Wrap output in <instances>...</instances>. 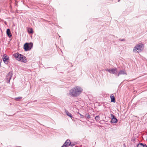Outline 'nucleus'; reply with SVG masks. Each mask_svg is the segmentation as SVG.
Here are the masks:
<instances>
[{
	"label": "nucleus",
	"instance_id": "nucleus-1",
	"mask_svg": "<svg viewBox=\"0 0 147 147\" xmlns=\"http://www.w3.org/2000/svg\"><path fill=\"white\" fill-rule=\"evenodd\" d=\"M82 89L78 86L73 88L69 91V94L72 97H77L82 92Z\"/></svg>",
	"mask_w": 147,
	"mask_h": 147
},
{
	"label": "nucleus",
	"instance_id": "nucleus-2",
	"mask_svg": "<svg viewBox=\"0 0 147 147\" xmlns=\"http://www.w3.org/2000/svg\"><path fill=\"white\" fill-rule=\"evenodd\" d=\"M13 56L16 60L21 62L26 63L27 62L26 57L18 53H15L13 55Z\"/></svg>",
	"mask_w": 147,
	"mask_h": 147
},
{
	"label": "nucleus",
	"instance_id": "nucleus-3",
	"mask_svg": "<svg viewBox=\"0 0 147 147\" xmlns=\"http://www.w3.org/2000/svg\"><path fill=\"white\" fill-rule=\"evenodd\" d=\"M144 45L140 43L137 44L134 48L133 52L134 53L141 52L143 49Z\"/></svg>",
	"mask_w": 147,
	"mask_h": 147
},
{
	"label": "nucleus",
	"instance_id": "nucleus-4",
	"mask_svg": "<svg viewBox=\"0 0 147 147\" xmlns=\"http://www.w3.org/2000/svg\"><path fill=\"white\" fill-rule=\"evenodd\" d=\"M33 44L32 43L30 42L29 43H26L24 45V48L25 51H28L30 50L32 48Z\"/></svg>",
	"mask_w": 147,
	"mask_h": 147
},
{
	"label": "nucleus",
	"instance_id": "nucleus-5",
	"mask_svg": "<svg viewBox=\"0 0 147 147\" xmlns=\"http://www.w3.org/2000/svg\"><path fill=\"white\" fill-rule=\"evenodd\" d=\"M12 73L11 72H9L7 75L6 80L7 83H9L10 80L12 77Z\"/></svg>",
	"mask_w": 147,
	"mask_h": 147
},
{
	"label": "nucleus",
	"instance_id": "nucleus-6",
	"mask_svg": "<svg viewBox=\"0 0 147 147\" xmlns=\"http://www.w3.org/2000/svg\"><path fill=\"white\" fill-rule=\"evenodd\" d=\"M106 71H108L110 73L115 74H116L117 73L116 68H113L111 69H106Z\"/></svg>",
	"mask_w": 147,
	"mask_h": 147
},
{
	"label": "nucleus",
	"instance_id": "nucleus-7",
	"mask_svg": "<svg viewBox=\"0 0 147 147\" xmlns=\"http://www.w3.org/2000/svg\"><path fill=\"white\" fill-rule=\"evenodd\" d=\"M3 59L4 63L5 64L8 63L9 59L8 57L6 54H4L3 56Z\"/></svg>",
	"mask_w": 147,
	"mask_h": 147
},
{
	"label": "nucleus",
	"instance_id": "nucleus-8",
	"mask_svg": "<svg viewBox=\"0 0 147 147\" xmlns=\"http://www.w3.org/2000/svg\"><path fill=\"white\" fill-rule=\"evenodd\" d=\"M111 117H112L111 122L112 123H116L117 121V120L115 116L112 114H111Z\"/></svg>",
	"mask_w": 147,
	"mask_h": 147
},
{
	"label": "nucleus",
	"instance_id": "nucleus-9",
	"mask_svg": "<svg viewBox=\"0 0 147 147\" xmlns=\"http://www.w3.org/2000/svg\"><path fill=\"white\" fill-rule=\"evenodd\" d=\"M121 74H125L126 75L127 74L125 71V70L124 69L120 70L117 74V76H119Z\"/></svg>",
	"mask_w": 147,
	"mask_h": 147
},
{
	"label": "nucleus",
	"instance_id": "nucleus-10",
	"mask_svg": "<svg viewBox=\"0 0 147 147\" xmlns=\"http://www.w3.org/2000/svg\"><path fill=\"white\" fill-rule=\"evenodd\" d=\"M6 33L7 35L9 38H11L12 36V34L11 33L10 29L8 28L7 30Z\"/></svg>",
	"mask_w": 147,
	"mask_h": 147
},
{
	"label": "nucleus",
	"instance_id": "nucleus-11",
	"mask_svg": "<svg viewBox=\"0 0 147 147\" xmlns=\"http://www.w3.org/2000/svg\"><path fill=\"white\" fill-rule=\"evenodd\" d=\"M64 144L67 147L70 146V145L71 144V142L69 140H67Z\"/></svg>",
	"mask_w": 147,
	"mask_h": 147
},
{
	"label": "nucleus",
	"instance_id": "nucleus-12",
	"mask_svg": "<svg viewBox=\"0 0 147 147\" xmlns=\"http://www.w3.org/2000/svg\"><path fill=\"white\" fill-rule=\"evenodd\" d=\"M111 102H115V100L114 96L112 94L110 96Z\"/></svg>",
	"mask_w": 147,
	"mask_h": 147
},
{
	"label": "nucleus",
	"instance_id": "nucleus-13",
	"mask_svg": "<svg viewBox=\"0 0 147 147\" xmlns=\"http://www.w3.org/2000/svg\"><path fill=\"white\" fill-rule=\"evenodd\" d=\"M65 112L66 115L70 117L71 118L72 117V115L69 113L66 110Z\"/></svg>",
	"mask_w": 147,
	"mask_h": 147
},
{
	"label": "nucleus",
	"instance_id": "nucleus-14",
	"mask_svg": "<svg viewBox=\"0 0 147 147\" xmlns=\"http://www.w3.org/2000/svg\"><path fill=\"white\" fill-rule=\"evenodd\" d=\"M28 32L29 33H33V30L32 28H28Z\"/></svg>",
	"mask_w": 147,
	"mask_h": 147
},
{
	"label": "nucleus",
	"instance_id": "nucleus-15",
	"mask_svg": "<svg viewBox=\"0 0 147 147\" xmlns=\"http://www.w3.org/2000/svg\"><path fill=\"white\" fill-rule=\"evenodd\" d=\"M144 145V144L142 143H139L137 145V147H143Z\"/></svg>",
	"mask_w": 147,
	"mask_h": 147
},
{
	"label": "nucleus",
	"instance_id": "nucleus-16",
	"mask_svg": "<svg viewBox=\"0 0 147 147\" xmlns=\"http://www.w3.org/2000/svg\"><path fill=\"white\" fill-rule=\"evenodd\" d=\"M22 97H18L15 98H14V99L17 101H19L20 99H22Z\"/></svg>",
	"mask_w": 147,
	"mask_h": 147
},
{
	"label": "nucleus",
	"instance_id": "nucleus-17",
	"mask_svg": "<svg viewBox=\"0 0 147 147\" xmlns=\"http://www.w3.org/2000/svg\"><path fill=\"white\" fill-rule=\"evenodd\" d=\"M95 120L98 121L100 119V117L99 115L95 117Z\"/></svg>",
	"mask_w": 147,
	"mask_h": 147
},
{
	"label": "nucleus",
	"instance_id": "nucleus-18",
	"mask_svg": "<svg viewBox=\"0 0 147 147\" xmlns=\"http://www.w3.org/2000/svg\"><path fill=\"white\" fill-rule=\"evenodd\" d=\"M86 119H89L90 118V115L88 114H86Z\"/></svg>",
	"mask_w": 147,
	"mask_h": 147
},
{
	"label": "nucleus",
	"instance_id": "nucleus-19",
	"mask_svg": "<svg viewBox=\"0 0 147 147\" xmlns=\"http://www.w3.org/2000/svg\"><path fill=\"white\" fill-rule=\"evenodd\" d=\"M75 144L74 143H72L71 142V144L70 145V146H74L75 145Z\"/></svg>",
	"mask_w": 147,
	"mask_h": 147
},
{
	"label": "nucleus",
	"instance_id": "nucleus-20",
	"mask_svg": "<svg viewBox=\"0 0 147 147\" xmlns=\"http://www.w3.org/2000/svg\"><path fill=\"white\" fill-rule=\"evenodd\" d=\"M119 40L120 41H125V40L124 39H119Z\"/></svg>",
	"mask_w": 147,
	"mask_h": 147
},
{
	"label": "nucleus",
	"instance_id": "nucleus-21",
	"mask_svg": "<svg viewBox=\"0 0 147 147\" xmlns=\"http://www.w3.org/2000/svg\"><path fill=\"white\" fill-rule=\"evenodd\" d=\"M61 147H67V146L65 144H63Z\"/></svg>",
	"mask_w": 147,
	"mask_h": 147
},
{
	"label": "nucleus",
	"instance_id": "nucleus-22",
	"mask_svg": "<svg viewBox=\"0 0 147 147\" xmlns=\"http://www.w3.org/2000/svg\"><path fill=\"white\" fill-rule=\"evenodd\" d=\"M80 115L81 116V118H83L84 117V116L83 115H82L81 114H80V113H79Z\"/></svg>",
	"mask_w": 147,
	"mask_h": 147
},
{
	"label": "nucleus",
	"instance_id": "nucleus-23",
	"mask_svg": "<svg viewBox=\"0 0 147 147\" xmlns=\"http://www.w3.org/2000/svg\"><path fill=\"white\" fill-rule=\"evenodd\" d=\"M143 147H147V146L145 144H144V146Z\"/></svg>",
	"mask_w": 147,
	"mask_h": 147
},
{
	"label": "nucleus",
	"instance_id": "nucleus-24",
	"mask_svg": "<svg viewBox=\"0 0 147 147\" xmlns=\"http://www.w3.org/2000/svg\"><path fill=\"white\" fill-rule=\"evenodd\" d=\"M123 145L124 146V147H126V146L125 144H124Z\"/></svg>",
	"mask_w": 147,
	"mask_h": 147
},
{
	"label": "nucleus",
	"instance_id": "nucleus-25",
	"mask_svg": "<svg viewBox=\"0 0 147 147\" xmlns=\"http://www.w3.org/2000/svg\"><path fill=\"white\" fill-rule=\"evenodd\" d=\"M1 61H0V67H1Z\"/></svg>",
	"mask_w": 147,
	"mask_h": 147
},
{
	"label": "nucleus",
	"instance_id": "nucleus-26",
	"mask_svg": "<svg viewBox=\"0 0 147 147\" xmlns=\"http://www.w3.org/2000/svg\"><path fill=\"white\" fill-rule=\"evenodd\" d=\"M5 24H6V22H5Z\"/></svg>",
	"mask_w": 147,
	"mask_h": 147
},
{
	"label": "nucleus",
	"instance_id": "nucleus-27",
	"mask_svg": "<svg viewBox=\"0 0 147 147\" xmlns=\"http://www.w3.org/2000/svg\"><path fill=\"white\" fill-rule=\"evenodd\" d=\"M120 0H118V2Z\"/></svg>",
	"mask_w": 147,
	"mask_h": 147
}]
</instances>
